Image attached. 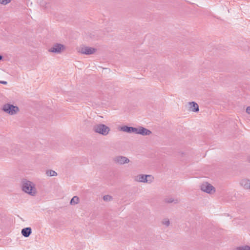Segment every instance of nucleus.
<instances>
[{
    "label": "nucleus",
    "instance_id": "12",
    "mask_svg": "<svg viewBox=\"0 0 250 250\" xmlns=\"http://www.w3.org/2000/svg\"><path fill=\"white\" fill-rule=\"evenodd\" d=\"M32 233V230L31 228L28 227L24 228L21 230L22 235L25 237H28Z\"/></svg>",
    "mask_w": 250,
    "mask_h": 250
},
{
    "label": "nucleus",
    "instance_id": "19",
    "mask_svg": "<svg viewBox=\"0 0 250 250\" xmlns=\"http://www.w3.org/2000/svg\"><path fill=\"white\" fill-rule=\"evenodd\" d=\"M103 199L105 201H109L112 200V197L108 195L104 196Z\"/></svg>",
    "mask_w": 250,
    "mask_h": 250
},
{
    "label": "nucleus",
    "instance_id": "22",
    "mask_svg": "<svg viewBox=\"0 0 250 250\" xmlns=\"http://www.w3.org/2000/svg\"><path fill=\"white\" fill-rule=\"evenodd\" d=\"M246 112L249 114H250V106H248L247 109H246Z\"/></svg>",
    "mask_w": 250,
    "mask_h": 250
},
{
    "label": "nucleus",
    "instance_id": "17",
    "mask_svg": "<svg viewBox=\"0 0 250 250\" xmlns=\"http://www.w3.org/2000/svg\"><path fill=\"white\" fill-rule=\"evenodd\" d=\"M162 224L166 227H168L170 225V221L169 219L167 218L163 219L162 220Z\"/></svg>",
    "mask_w": 250,
    "mask_h": 250
},
{
    "label": "nucleus",
    "instance_id": "9",
    "mask_svg": "<svg viewBox=\"0 0 250 250\" xmlns=\"http://www.w3.org/2000/svg\"><path fill=\"white\" fill-rule=\"evenodd\" d=\"M151 133L150 130L142 126H139V134L143 136L149 135Z\"/></svg>",
    "mask_w": 250,
    "mask_h": 250
},
{
    "label": "nucleus",
    "instance_id": "11",
    "mask_svg": "<svg viewBox=\"0 0 250 250\" xmlns=\"http://www.w3.org/2000/svg\"><path fill=\"white\" fill-rule=\"evenodd\" d=\"M189 108L192 111L197 112L199 111V106L196 103L194 102H189Z\"/></svg>",
    "mask_w": 250,
    "mask_h": 250
},
{
    "label": "nucleus",
    "instance_id": "24",
    "mask_svg": "<svg viewBox=\"0 0 250 250\" xmlns=\"http://www.w3.org/2000/svg\"><path fill=\"white\" fill-rule=\"evenodd\" d=\"M2 58H3V57L1 55H0V61L2 60Z\"/></svg>",
    "mask_w": 250,
    "mask_h": 250
},
{
    "label": "nucleus",
    "instance_id": "13",
    "mask_svg": "<svg viewBox=\"0 0 250 250\" xmlns=\"http://www.w3.org/2000/svg\"><path fill=\"white\" fill-rule=\"evenodd\" d=\"M164 201L167 203H172L177 204L179 202V200L177 199H174L172 197H168L165 199Z\"/></svg>",
    "mask_w": 250,
    "mask_h": 250
},
{
    "label": "nucleus",
    "instance_id": "18",
    "mask_svg": "<svg viewBox=\"0 0 250 250\" xmlns=\"http://www.w3.org/2000/svg\"><path fill=\"white\" fill-rule=\"evenodd\" d=\"M235 250H250V247L248 246L239 247Z\"/></svg>",
    "mask_w": 250,
    "mask_h": 250
},
{
    "label": "nucleus",
    "instance_id": "6",
    "mask_svg": "<svg viewBox=\"0 0 250 250\" xmlns=\"http://www.w3.org/2000/svg\"><path fill=\"white\" fill-rule=\"evenodd\" d=\"M113 162L116 165H123L129 163V159L125 156L118 155L113 158Z\"/></svg>",
    "mask_w": 250,
    "mask_h": 250
},
{
    "label": "nucleus",
    "instance_id": "23",
    "mask_svg": "<svg viewBox=\"0 0 250 250\" xmlns=\"http://www.w3.org/2000/svg\"><path fill=\"white\" fill-rule=\"evenodd\" d=\"M0 83H2L3 84H6L7 83V82L6 81H0Z\"/></svg>",
    "mask_w": 250,
    "mask_h": 250
},
{
    "label": "nucleus",
    "instance_id": "4",
    "mask_svg": "<svg viewBox=\"0 0 250 250\" xmlns=\"http://www.w3.org/2000/svg\"><path fill=\"white\" fill-rule=\"evenodd\" d=\"M134 179L136 182L147 183H152L154 180L152 175L146 174H139L135 176Z\"/></svg>",
    "mask_w": 250,
    "mask_h": 250
},
{
    "label": "nucleus",
    "instance_id": "21",
    "mask_svg": "<svg viewBox=\"0 0 250 250\" xmlns=\"http://www.w3.org/2000/svg\"><path fill=\"white\" fill-rule=\"evenodd\" d=\"M11 0H0V3L3 5H6L9 3Z\"/></svg>",
    "mask_w": 250,
    "mask_h": 250
},
{
    "label": "nucleus",
    "instance_id": "7",
    "mask_svg": "<svg viewBox=\"0 0 250 250\" xmlns=\"http://www.w3.org/2000/svg\"><path fill=\"white\" fill-rule=\"evenodd\" d=\"M201 189L207 193L211 194L215 192V188L208 182L203 183L201 185Z\"/></svg>",
    "mask_w": 250,
    "mask_h": 250
},
{
    "label": "nucleus",
    "instance_id": "14",
    "mask_svg": "<svg viewBox=\"0 0 250 250\" xmlns=\"http://www.w3.org/2000/svg\"><path fill=\"white\" fill-rule=\"evenodd\" d=\"M79 203V198L78 196H74L71 200L70 204L71 205H77Z\"/></svg>",
    "mask_w": 250,
    "mask_h": 250
},
{
    "label": "nucleus",
    "instance_id": "2",
    "mask_svg": "<svg viewBox=\"0 0 250 250\" xmlns=\"http://www.w3.org/2000/svg\"><path fill=\"white\" fill-rule=\"evenodd\" d=\"M93 131L103 136H106L110 129L109 127L102 124H98L94 125L93 127Z\"/></svg>",
    "mask_w": 250,
    "mask_h": 250
},
{
    "label": "nucleus",
    "instance_id": "8",
    "mask_svg": "<svg viewBox=\"0 0 250 250\" xmlns=\"http://www.w3.org/2000/svg\"><path fill=\"white\" fill-rule=\"evenodd\" d=\"M65 49V46L60 43H55L51 47H50L48 51L50 52H52L56 54H59L62 51Z\"/></svg>",
    "mask_w": 250,
    "mask_h": 250
},
{
    "label": "nucleus",
    "instance_id": "20",
    "mask_svg": "<svg viewBox=\"0 0 250 250\" xmlns=\"http://www.w3.org/2000/svg\"><path fill=\"white\" fill-rule=\"evenodd\" d=\"M139 127H132V128H131V133L133 132L135 134H139Z\"/></svg>",
    "mask_w": 250,
    "mask_h": 250
},
{
    "label": "nucleus",
    "instance_id": "5",
    "mask_svg": "<svg viewBox=\"0 0 250 250\" xmlns=\"http://www.w3.org/2000/svg\"><path fill=\"white\" fill-rule=\"evenodd\" d=\"M77 51L81 54L88 55L94 54L96 51V49L91 47L81 46L77 48Z\"/></svg>",
    "mask_w": 250,
    "mask_h": 250
},
{
    "label": "nucleus",
    "instance_id": "16",
    "mask_svg": "<svg viewBox=\"0 0 250 250\" xmlns=\"http://www.w3.org/2000/svg\"><path fill=\"white\" fill-rule=\"evenodd\" d=\"M46 174L48 176H55L57 175L56 172L53 170H48L46 171Z\"/></svg>",
    "mask_w": 250,
    "mask_h": 250
},
{
    "label": "nucleus",
    "instance_id": "3",
    "mask_svg": "<svg viewBox=\"0 0 250 250\" xmlns=\"http://www.w3.org/2000/svg\"><path fill=\"white\" fill-rule=\"evenodd\" d=\"M2 110L7 114L10 115H14L18 113L19 111V108L16 105L10 104H5L2 106Z\"/></svg>",
    "mask_w": 250,
    "mask_h": 250
},
{
    "label": "nucleus",
    "instance_id": "25",
    "mask_svg": "<svg viewBox=\"0 0 250 250\" xmlns=\"http://www.w3.org/2000/svg\"><path fill=\"white\" fill-rule=\"evenodd\" d=\"M249 160H250V159H249Z\"/></svg>",
    "mask_w": 250,
    "mask_h": 250
},
{
    "label": "nucleus",
    "instance_id": "15",
    "mask_svg": "<svg viewBox=\"0 0 250 250\" xmlns=\"http://www.w3.org/2000/svg\"><path fill=\"white\" fill-rule=\"evenodd\" d=\"M131 128L132 127L124 125L121 127L120 130L127 133H131Z\"/></svg>",
    "mask_w": 250,
    "mask_h": 250
},
{
    "label": "nucleus",
    "instance_id": "10",
    "mask_svg": "<svg viewBox=\"0 0 250 250\" xmlns=\"http://www.w3.org/2000/svg\"><path fill=\"white\" fill-rule=\"evenodd\" d=\"M241 185L245 189H250V180L242 179L240 182Z\"/></svg>",
    "mask_w": 250,
    "mask_h": 250
},
{
    "label": "nucleus",
    "instance_id": "1",
    "mask_svg": "<svg viewBox=\"0 0 250 250\" xmlns=\"http://www.w3.org/2000/svg\"><path fill=\"white\" fill-rule=\"evenodd\" d=\"M22 190L29 195L34 196L37 194V191L35 185L32 182L27 179H23L21 181Z\"/></svg>",
    "mask_w": 250,
    "mask_h": 250
}]
</instances>
